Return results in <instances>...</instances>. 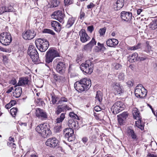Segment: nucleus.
Instances as JSON below:
<instances>
[{"label":"nucleus","instance_id":"obj_3","mask_svg":"<svg viewBox=\"0 0 157 157\" xmlns=\"http://www.w3.org/2000/svg\"><path fill=\"white\" fill-rule=\"evenodd\" d=\"M35 43L37 48L41 52H45L49 47V44L47 40L39 38L35 40Z\"/></svg>","mask_w":157,"mask_h":157},{"label":"nucleus","instance_id":"obj_32","mask_svg":"<svg viewBox=\"0 0 157 157\" xmlns=\"http://www.w3.org/2000/svg\"><path fill=\"white\" fill-rule=\"evenodd\" d=\"M138 54L136 53H133L131 56H130V61L135 62L137 59Z\"/></svg>","mask_w":157,"mask_h":157},{"label":"nucleus","instance_id":"obj_59","mask_svg":"<svg viewBox=\"0 0 157 157\" xmlns=\"http://www.w3.org/2000/svg\"><path fill=\"white\" fill-rule=\"evenodd\" d=\"M85 16V13L83 12H81L80 13V19L81 20H83Z\"/></svg>","mask_w":157,"mask_h":157},{"label":"nucleus","instance_id":"obj_20","mask_svg":"<svg viewBox=\"0 0 157 157\" xmlns=\"http://www.w3.org/2000/svg\"><path fill=\"white\" fill-rule=\"evenodd\" d=\"M71 108L67 107V105H59L58 106L56 111V114L59 115L61 113L66 111L67 110H69Z\"/></svg>","mask_w":157,"mask_h":157},{"label":"nucleus","instance_id":"obj_41","mask_svg":"<svg viewBox=\"0 0 157 157\" xmlns=\"http://www.w3.org/2000/svg\"><path fill=\"white\" fill-rule=\"evenodd\" d=\"M70 117L73 119H75L76 120H79L78 116L73 112H71L69 114Z\"/></svg>","mask_w":157,"mask_h":157},{"label":"nucleus","instance_id":"obj_28","mask_svg":"<svg viewBox=\"0 0 157 157\" xmlns=\"http://www.w3.org/2000/svg\"><path fill=\"white\" fill-rule=\"evenodd\" d=\"M64 133L65 137H68V135H75L74 130L71 128H67L64 130Z\"/></svg>","mask_w":157,"mask_h":157},{"label":"nucleus","instance_id":"obj_7","mask_svg":"<svg viewBox=\"0 0 157 157\" xmlns=\"http://www.w3.org/2000/svg\"><path fill=\"white\" fill-rule=\"evenodd\" d=\"M12 41L10 34L7 32H3L0 35V42L3 45L7 46L10 44Z\"/></svg>","mask_w":157,"mask_h":157},{"label":"nucleus","instance_id":"obj_40","mask_svg":"<svg viewBox=\"0 0 157 157\" xmlns=\"http://www.w3.org/2000/svg\"><path fill=\"white\" fill-rule=\"evenodd\" d=\"M146 48L145 51L147 53L152 51L151 47L149 45V42L147 41L146 43Z\"/></svg>","mask_w":157,"mask_h":157},{"label":"nucleus","instance_id":"obj_19","mask_svg":"<svg viewBox=\"0 0 157 157\" xmlns=\"http://www.w3.org/2000/svg\"><path fill=\"white\" fill-rule=\"evenodd\" d=\"M36 116L42 119H45L47 117L46 113L40 108H38L36 110Z\"/></svg>","mask_w":157,"mask_h":157},{"label":"nucleus","instance_id":"obj_29","mask_svg":"<svg viewBox=\"0 0 157 157\" xmlns=\"http://www.w3.org/2000/svg\"><path fill=\"white\" fill-rule=\"evenodd\" d=\"M65 117V113H62L60 117L57 118L56 120V124L57 125L58 124H61V123L64 119Z\"/></svg>","mask_w":157,"mask_h":157},{"label":"nucleus","instance_id":"obj_52","mask_svg":"<svg viewBox=\"0 0 157 157\" xmlns=\"http://www.w3.org/2000/svg\"><path fill=\"white\" fill-rule=\"evenodd\" d=\"M0 50L2 52H10L11 51L10 50L6 49L1 46H0Z\"/></svg>","mask_w":157,"mask_h":157},{"label":"nucleus","instance_id":"obj_45","mask_svg":"<svg viewBox=\"0 0 157 157\" xmlns=\"http://www.w3.org/2000/svg\"><path fill=\"white\" fill-rule=\"evenodd\" d=\"M92 47L89 43L85 45L84 47V49L86 50H90L92 49Z\"/></svg>","mask_w":157,"mask_h":157},{"label":"nucleus","instance_id":"obj_62","mask_svg":"<svg viewBox=\"0 0 157 157\" xmlns=\"http://www.w3.org/2000/svg\"><path fill=\"white\" fill-rule=\"evenodd\" d=\"M17 83V81L15 79H13L11 80L10 83L13 85H15Z\"/></svg>","mask_w":157,"mask_h":157},{"label":"nucleus","instance_id":"obj_12","mask_svg":"<svg viewBox=\"0 0 157 157\" xmlns=\"http://www.w3.org/2000/svg\"><path fill=\"white\" fill-rule=\"evenodd\" d=\"M113 90L116 95H121L124 93L123 87L119 83L114 82L112 85Z\"/></svg>","mask_w":157,"mask_h":157},{"label":"nucleus","instance_id":"obj_16","mask_svg":"<svg viewBox=\"0 0 157 157\" xmlns=\"http://www.w3.org/2000/svg\"><path fill=\"white\" fill-rule=\"evenodd\" d=\"M58 143V140L56 138L53 137L48 139L46 142V144L51 147H55L57 145Z\"/></svg>","mask_w":157,"mask_h":157},{"label":"nucleus","instance_id":"obj_31","mask_svg":"<svg viewBox=\"0 0 157 157\" xmlns=\"http://www.w3.org/2000/svg\"><path fill=\"white\" fill-rule=\"evenodd\" d=\"M75 20V19L73 17H71L68 20L66 27L67 28H69L71 27L74 24Z\"/></svg>","mask_w":157,"mask_h":157},{"label":"nucleus","instance_id":"obj_58","mask_svg":"<svg viewBox=\"0 0 157 157\" xmlns=\"http://www.w3.org/2000/svg\"><path fill=\"white\" fill-rule=\"evenodd\" d=\"M126 84L128 86H133V82L132 81H128L126 82Z\"/></svg>","mask_w":157,"mask_h":157},{"label":"nucleus","instance_id":"obj_55","mask_svg":"<svg viewBox=\"0 0 157 157\" xmlns=\"http://www.w3.org/2000/svg\"><path fill=\"white\" fill-rule=\"evenodd\" d=\"M95 5L92 2H90V4L87 6V8L88 9H91L94 7Z\"/></svg>","mask_w":157,"mask_h":157},{"label":"nucleus","instance_id":"obj_1","mask_svg":"<svg viewBox=\"0 0 157 157\" xmlns=\"http://www.w3.org/2000/svg\"><path fill=\"white\" fill-rule=\"evenodd\" d=\"M91 81L89 78H85L76 82L74 84L75 89L79 92L88 89L91 86Z\"/></svg>","mask_w":157,"mask_h":157},{"label":"nucleus","instance_id":"obj_33","mask_svg":"<svg viewBox=\"0 0 157 157\" xmlns=\"http://www.w3.org/2000/svg\"><path fill=\"white\" fill-rule=\"evenodd\" d=\"M49 3L51 8L56 7L58 6L59 2L57 0H52L50 1Z\"/></svg>","mask_w":157,"mask_h":157},{"label":"nucleus","instance_id":"obj_46","mask_svg":"<svg viewBox=\"0 0 157 157\" xmlns=\"http://www.w3.org/2000/svg\"><path fill=\"white\" fill-rule=\"evenodd\" d=\"M105 31L106 29L105 28L101 29L99 31L100 36H101L104 35L105 33Z\"/></svg>","mask_w":157,"mask_h":157},{"label":"nucleus","instance_id":"obj_9","mask_svg":"<svg viewBox=\"0 0 157 157\" xmlns=\"http://www.w3.org/2000/svg\"><path fill=\"white\" fill-rule=\"evenodd\" d=\"M80 68L83 71L88 74H91L93 70V65L90 60H87L85 63H82Z\"/></svg>","mask_w":157,"mask_h":157},{"label":"nucleus","instance_id":"obj_11","mask_svg":"<svg viewBox=\"0 0 157 157\" xmlns=\"http://www.w3.org/2000/svg\"><path fill=\"white\" fill-rule=\"evenodd\" d=\"M51 17L59 21L60 22L63 23L64 14L62 11L57 10L54 12L51 15Z\"/></svg>","mask_w":157,"mask_h":157},{"label":"nucleus","instance_id":"obj_61","mask_svg":"<svg viewBox=\"0 0 157 157\" xmlns=\"http://www.w3.org/2000/svg\"><path fill=\"white\" fill-rule=\"evenodd\" d=\"M11 106L14 105L16 103V101L14 100H11L9 102Z\"/></svg>","mask_w":157,"mask_h":157},{"label":"nucleus","instance_id":"obj_4","mask_svg":"<svg viewBox=\"0 0 157 157\" xmlns=\"http://www.w3.org/2000/svg\"><path fill=\"white\" fill-rule=\"evenodd\" d=\"M59 56V53L54 48H50L45 55V62L48 63H52L54 58Z\"/></svg>","mask_w":157,"mask_h":157},{"label":"nucleus","instance_id":"obj_57","mask_svg":"<svg viewBox=\"0 0 157 157\" xmlns=\"http://www.w3.org/2000/svg\"><path fill=\"white\" fill-rule=\"evenodd\" d=\"M94 110L96 112L100 111L101 110V108L99 106H96L94 108Z\"/></svg>","mask_w":157,"mask_h":157},{"label":"nucleus","instance_id":"obj_43","mask_svg":"<svg viewBox=\"0 0 157 157\" xmlns=\"http://www.w3.org/2000/svg\"><path fill=\"white\" fill-rule=\"evenodd\" d=\"M68 137H65L67 138L69 141H72L75 139V135H68Z\"/></svg>","mask_w":157,"mask_h":157},{"label":"nucleus","instance_id":"obj_23","mask_svg":"<svg viewBox=\"0 0 157 157\" xmlns=\"http://www.w3.org/2000/svg\"><path fill=\"white\" fill-rule=\"evenodd\" d=\"M13 8L11 6H6L0 7V14H1L5 12H12Z\"/></svg>","mask_w":157,"mask_h":157},{"label":"nucleus","instance_id":"obj_56","mask_svg":"<svg viewBox=\"0 0 157 157\" xmlns=\"http://www.w3.org/2000/svg\"><path fill=\"white\" fill-rule=\"evenodd\" d=\"M94 27L93 25H91L88 27L87 30L90 33H92L94 30Z\"/></svg>","mask_w":157,"mask_h":157},{"label":"nucleus","instance_id":"obj_49","mask_svg":"<svg viewBox=\"0 0 157 157\" xmlns=\"http://www.w3.org/2000/svg\"><path fill=\"white\" fill-rule=\"evenodd\" d=\"M125 121V120L124 119L120 117H119L118 118V122L121 125L123 124L124 123Z\"/></svg>","mask_w":157,"mask_h":157},{"label":"nucleus","instance_id":"obj_21","mask_svg":"<svg viewBox=\"0 0 157 157\" xmlns=\"http://www.w3.org/2000/svg\"><path fill=\"white\" fill-rule=\"evenodd\" d=\"M51 25L55 31L57 32L60 31L61 27L60 24L58 22L55 21H52Z\"/></svg>","mask_w":157,"mask_h":157},{"label":"nucleus","instance_id":"obj_50","mask_svg":"<svg viewBox=\"0 0 157 157\" xmlns=\"http://www.w3.org/2000/svg\"><path fill=\"white\" fill-rule=\"evenodd\" d=\"M90 45L93 47L94 45H96V42L95 39L93 38L91 41L89 43Z\"/></svg>","mask_w":157,"mask_h":157},{"label":"nucleus","instance_id":"obj_30","mask_svg":"<svg viewBox=\"0 0 157 157\" xmlns=\"http://www.w3.org/2000/svg\"><path fill=\"white\" fill-rule=\"evenodd\" d=\"M102 97L103 95L102 93L100 91H98L95 97L96 100H98L99 103H100L102 101Z\"/></svg>","mask_w":157,"mask_h":157},{"label":"nucleus","instance_id":"obj_47","mask_svg":"<svg viewBox=\"0 0 157 157\" xmlns=\"http://www.w3.org/2000/svg\"><path fill=\"white\" fill-rule=\"evenodd\" d=\"M128 116V113L127 112H123L119 115V117L125 120H126Z\"/></svg>","mask_w":157,"mask_h":157},{"label":"nucleus","instance_id":"obj_6","mask_svg":"<svg viewBox=\"0 0 157 157\" xmlns=\"http://www.w3.org/2000/svg\"><path fill=\"white\" fill-rule=\"evenodd\" d=\"M27 54L29 55L33 62H38L39 61L38 54L36 48L33 45H29L27 51Z\"/></svg>","mask_w":157,"mask_h":157},{"label":"nucleus","instance_id":"obj_27","mask_svg":"<svg viewBox=\"0 0 157 157\" xmlns=\"http://www.w3.org/2000/svg\"><path fill=\"white\" fill-rule=\"evenodd\" d=\"M29 80L28 78L26 77H22L19 79L18 84L20 86H23L28 84Z\"/></svg>","mask_w":157,"mask_h":157},{"label":"nucleus","instance_id":"obj_48","mask_svg":"<svg viewBox=\"0 0 157 157\" xmlns=\"http://www.w3.org/2000/svg\"><path fill=\"white\" fill-rule=\"evenodd\" d=\"M73 0H64V3L65 5L68 6L73 3Z\"/></svg>","mask_w":157,"mask_h":157},{"label":"nucleus","instance_id":"obj_26","mask_svg":"<svg viewBox=\"0 0 157 157\" xmlns=\"http://www.w3.org/2000/svg\"><path fill=\"white\" fill-rule=\"evenodd\" d=\"M132 113L133 117L135 119L138 120L141 119L139 112L136 108L133 109L132 111Z\"/></svg>","mask_w":157,"mask_h":157},{"label":"nucleus","instance_id":"obj_13","mask_svg":"<svg viewBox=\"0 0 157 157\" xmlns=\"http://www.w3.org/2000/svg\"><path fill=\"white\" fill-rule=\"evenodd\" d=\"M36 33L33 30H28L25 31L22 34L23 38L26 40H30L33 39Z\"/></svg>","mask_w":157,"mask_h":157},{"label":"nucleus","instance_id":"obj_14","mask_svg":"<svg viewBox=\"0 0 157 157\" xmlns=\"http://www.w3.org/2000/svg\"><path fill=\"white\" fill-rule=\"evenodd\" d=\"M80 40L83 43H85L90 40V37L87 34L86 30L82 29L79 32Z\"/></svg>","mask_w":157,"mask_h":157},{"label":"nucleus","instance_id":"obj_39","mask_svg":"<svg viewBox=\"0 0 157 157\" xmlns=\"http://www.w3.org/2000/svg\"><path fill=\"white\" fill-rule=\"evenodd\" d=\"M61 124H58L56 125L54 129L55 132H58L60 131L62 129Z\"/></svg>","mask_w":157,"mask_h":157},{"label":"nucleus","instance_id":"obj_35","mask_svg":"<svg viewBox=\"0 0 157 157\" xmlns=\"http://www.w3.org/2000/svg\"><path fill=\"white\" fill-rule=\"evenodd\" d=\"M141 44L138 43L136 45L129 48V49L131 50H135L140 48Z\"/></svg>","mask_w":157,"mask_h":157},{"label":"nucleus","instance_id":"obj_34","mask_svg":"<svg viewBox=\"0 0 157 157\" xmlns=\"http://www.w3.org/2000/svg\"><path fill=\"white\" fill-rule=\"evenodd\" d=\"M52 97V102L54 104L56 103L57 101L59 99V98L58 96L55 95L54 93L51 94Z\"/></svg>","mask_w":157,"mask_h":157},{"label":"nucleus","instance_id":"obj_63","mask_svg":"<svg viewBox=\"0 0 157 157\" xmlns=\"http://www.w3.org/2000/svg\"><path fill=\"white\" fill-rule=\"evenodd\" d=\"M13 89V86H12L10 87L9 89L8 90H7L6 93H9L11 92L12 90Z\"/></svg>","mask_w":157,"mask_h":157},{"label":"nucleus","instance_id":"obj_10","mask_svg":"<svg viewBox=\"0 0 157 157\" xmlns=\"http://www.w3.org/2000/svg\"><path fill=\"white\" fill-rule=\"evenodd\" d=\"M125 106L123 103L120 101H117L112 106L111 109L113 113L117 114L123 110Z\"/></svg>","mask_w":157,"mask_h":157},{"label":"nucleus","instance_id":"obj_2","mask_svg":"<svg viewBox=\"0 0 157 157\" xmlns=\"http://www.w3.org/2000/svg\"><path fill=\"white\" fill-rule=\"evenodd\" d=\"M36 130L44 138H46L52 134L49 125L46 123L39 124L36 127Z\"/></svg>","mask_w":157,"mask_h":157},{"label":"nucleus","instance_id":"obj_5","mask_svg":"<svg viewBox=\"0 0 157 157\" xmlns=\"http://www.w3.org/2000/svg\"><path fill=\"white\" fill-rule=\"evenodd\" d=\"M53 63L56 66V69L57 72L60 74H63L66 71V66L64 63L61 62V59L57 58L53 61Z\"/></svg>","mask_w":157,"mask_h":157},{"label":"nucleus","instance_id":"obj_54","mask_svg":"<svg viewBox=\"0 0 157 157\" xmlns=\"http://www.w3.org/2000/svg\"><path fill=\"white\" fill-rule=\"evenodd\" d=\"M19 124L21 126H22L23 127H26L27 126V123L25 122V123H23L21 121H19L18 122Z\"/></svg>","mask_w":157,"mask_h":157},{"label":"nucleus","instance_id":"obj_51","mask_svg":"<svg viewBox=\"0 0 157 157\" xmlns=\"http://www.w3.org/2000/svg\"><path fill=\"white\" fill-rule=\"evenodd\" d=\"M124 75L123 73H120L118 75V78L119 80H123L124 79Z\"/></svg>","mask_w":157,"mask_h":157},{"label":"nucleus","instance_id":"obj_64","mask_svg":"<svg viewBox=\"0 0 157 157\" xmlns=\"http://www.w3.org/2000/svg\"><path fill=\"white\" fill-rule=\"evenodd\" d=\"M148 156L149 157H157V155L153 154H150Z\"/></svg>","mask_w":157,"mask_h":157},{"label":"nucleus","instance_id":"obj_37","mask_svg":"<svg viewBox=\"0 0 157 157\" xmlns=\"http://www.w3.org/2000/svg\"><path fill=\"white\" fill-rule=\"evenodd\" d=\"M149 27L153 30L157 28V25L154 21L151 22L149 25Z\"/></svg>","mask_w":157,"mask_h":157},{"label":"nucleus","instance_id":"obj_18","mask_svg":"<svg viewBox=\"0 0 157 157\" xmlns=\"http://www.w3.org/2000/svg\"><path fill=\"white\" fill-rule=\"evenodd\" d=\"M127 133L128 136L131 137L133 140H137L138 139L137 135L133 130L129 128H128Z\"/></svg>","mask_w":157,"mask_h":157},{"label":"nucleus","instance_id":"obj_38","mask_svg":"<svg viewBox=\"0 0 157 157\" xmlns=\"http://www.w3.org/2000/svg\"><path fill=\"white\" fill-rule=\"evenodd\" d=\"M17 109L16 108H13L10 110V113L13 117H14L17 113Z\"/></svg>","mask_w":157,"mask_h":157},{"label":"nucleus","instance_id":"obj_42","mask_svg":"<svg viewBox=\"0 0 157 157\" xmlns=\"http://www.w3.org/2000/svg\"><path fill=\"white\" fill-rule=\"evenodd\" d=\"M43 32L44 33H49L52 35H54L55 34L54 32L52 30L49 29H44Z\"/></svg>","mask_w":157,"mask_h":157},{"label":"nucleus","instance_id":"obj_24","mask_svg":"<svg viewBox=\"0 0 157 157\" xmlns=\"http://www.w3.org/2000/svg\"><path fill=\"white\" fill-rule=\"evenodd\" d=\"M124 0H117L114 4V8L115 10H118L124 6Z\"/></svg>","mask_w":157,"mask_h":157},{"label":"nucleus","instance_id":"obj_17","mask_svg":"<svg viewBox=\"0 0 157 157\" xmlns=\"http://www.w3.org/2000/svg\"><path fill=\"white\" fill-rule=\"evenodd\" d=\"M68 125L69 128L74 129H78V122L73 119H70L68 122Z\"/></svg>","mask_w":157,"mask_h":157},{"label":"nucleus","instance_id":"obj_44","mask_svg":"<svg viewBox=\"0 0 157 157\" xmlns=\"http://www.w3.org/2000/svg\"><path fill=\"white\" fill-rule=\"evenodd\" d=\"M68 101V99L65 97H62L58 101L57 104L62 103L63 102H66Z\"/></svg>","mask_w":157,"mask_h":157},{"label":"nucleus","instance_id":"obj_60","mask_svg":"<svg viewBox=\"0 0 157 157\" xmlns=\"http://www.w3.org/2000/svg\"><path fill=\"white\" fill-rule=\"evenodd\" d=\"M121 65L119 64V63H117L116 64V65L115 66V68L116 70H118L121 67Z\"/></svg>","mask_w":157,"mask_h":157},{"label":"nucleus","instance_id":"obj_22","mask_svg":"<svg viewBox=\"0 0 157 157\" xmlns=\"http://www.w3.org/2000/svg\"><path fill=\"white\" fill-rule=\"evenodd\" d=\"M118 43V40L115 39H109L106 41L107 45L110 47H115Z\"/></svg>","mask_w":157,"mask_h":157},{"label":"nucleus","instance_id":"obj_36","mask_svg":"<svg viewBox=\"0 0 157 157\" xmlns=\"http://www.w3.org/2000/svg\"><path fill=\"white\" fill-rule=\"evenodd\" d=\"M141 123V119H140L139 120L136 121L135 122V124L136 125V126H137L138 128H139L142 130L144 129V127L143 125H142L140 124Z\"/></svg>","mask_w":157,"mask_h":157},{"label":"nucleus","instance_id":"obj_8","mask_svg":"<svg viewBox=\"0 0 157 157\" xmlns=\"http://www.w3.org/2000/svg\"><path fill=\"white\" fill-rule=\"evenodd\" d=\"M135 94L136 97L143 98L147 95V91L141 84H138L135 89Z\"/></svg>","mask_w":157,"mask_h":157},{"label":"nucleus","instance_id":"obj_53","mask_svg":"<svg viewBox=\"0 0 157 157\" xmlns=\"http://www.w3.org/2000/svg\"><path fill=\"white\" fill-rule=\"evenodd\" d=\"M147 58L146 56H139L138 58V60L140 61H144L146 60Z\"/></svg>","mask_w":157,"mask_h":157},{"label":"nucleus","instance_id":"obj_25","mask_svg":"<svg viewBox=\"0 0 157 157\" xmlns=\"http://www.w3.org/2000/svg\"><path fill=\"white\" fill-rule=\"evenodd\" d=\"M16 87L15 89L13 92V96L16 98L19 97L21 95L22 93V88L20 87L15 86Z\"/></svg>","mask_w":157,"mask_h":157},{"label":"nucleus","instance_id":"obj_15","mask_svg":"<svg viewBox=\"0 0 157 157\" xmlns=\"http://www.w3.org/2000/svg\"><path fill=\"white\" fill-rule=\"evenodd\" d=\"M132 16V13L130 12L123 11L121 13V17L122 19L127 22L130 21L131 20Z\"/></svg>","mask_w":157,"mask_h":157}]
</instances>
